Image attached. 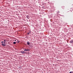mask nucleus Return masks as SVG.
Wrapping results in <instances>:
<instances>
[{
  "instance_id": "a211bd4d",
  "label": "nucleus",
  "mask_w": 73,
  "mask_h": 73,
  "mask_svg": "<svg viewBox=\"0 0 73 73\" xmlns=\"http://www.w3.org/2000/svg\"><path fill=\"white\" fill-rule=\"evenodd\" d=\"M5 44V42H4V44Z\"/></svg>"
},
{
  "instance_id": "4468645a",
  "label": "nucleus",
  "mask_w": 73,
  "mask_h": 73,
  "mask_svg": "<svg viewBox=\"0 0 73 73\" xmlns=\"http://www.w3.org/2000/svg\"><path fill=\"white\" fill-rule=\"evenodd\" d=\"M4 41L5 42V41H6V40H4Z\"/></svg>"
},
{
  "instance_id": "f8f14e48",
  "label": "nucleus",
  "mask_w": 73,
  "mask_h": 73,
  "mask_svg": "<svg viewBox=\"0 0 73 73\" xmlns=\"http://www.w3.org/2000/svg\"><path fill=\"white\" fill-rule=\"evenodd\" d=\"M3 46H5V45L4 44V45H3Z\"/></svg>"
},
{
  "instance_id": "39448f33",
  "label": "nucleus",
  "mask_w": 73,
  "mask_h": 73,
  "mask_svg": "<svg viewBox=\"0 0 73 73\" xmlns=\"http://www.w3.org/2000/svg\"><path fill=\"white\" fill-rule=\"evenodd\" d=\"M29 44H30V43H29V42H27V45H29Z\"/></svg>"
},
{
  "instance_id": "2eb2a0df",
  "label": "nucleus",
  "mask_w": 73,
  "mask_h": 73,
  "mask_svg": "<svg viewBox=\"0 0 73 73\" xmlns=\"http://www.w3.org/2000/svg\"><path fill=\"white\" fill-rule=\"evenodd\" d=\"M59 12H60V11H58L57 12V13H59Z\"/></svg>"
},
{
  "instance_id": "6ab92c4d",
  "label": "nucleus",
  "mask_w": 73,
  "mask_h": 73,
  "mask_svg": "<svg viewBox=\"0 0 73 73\" xmlns=\"http://www.w3.org/2000/svg\"><path fill=\"white\" fill-rule=\"evenodd\" d=\"M44 4H42V5H44Z\"/></svg>"
},
{
  "instance_id": "423d86ee",
  "label": "nucleus",
  "mask_w": 73,
  "mask_h": 73,
  "mask_svg": "<svg viewBox=\"0 0 73 73\" xmlns=\"http://www.w3.org/2000/svg\"><path fill=\"white\" fill-rule=\"evenodd\" d=\"M64 7H65L64 6H62V9H64Z\"/></svg>"
},
{
  "instance_id": "aec40b11",
  "label": "nucleus",
  "mask_w": 73,
  "mask_h": 73,
  "mask_svg": "<svg viewBox=\"0 0 73 73\" xmlns=\"http://www.w3.org/2000/svg\"><path fill=\"white\" fill-rule=\"evenodd\" d=\"M15 41H16V40H15Z\"/></svg>"
},
{
  "instance_id": "9d476101",
  "label": "nucleus",
  "mask_w": 73,
  "mask_h": 73,
  "mask_svg": "<svg viewBox=\"0 0 73 73\" xmlns=\"http://www.w3.org/2000/svg\"><path fill=\"white\" fill-rule=\"evenodd\" d=\"M27 51H29V49H27Z\"/></svg>"
},
{
  "instance_id": "f257e3e1",
  "label": "nucleus",
  "mask_w": 73,
  "mask_h": 73,
  "mask_svg": "<svg viewBox=\"0 0 73 73\" xmlns=\"http://www.w3.org/2000/svg\"><path fill=\"white\" fill-rule=\"evenodd\" d=\"M20 52L21 53H22V54H25V52L24 51H20Z\"/></svg>"
},
{
  "instance_id": "1a4fd4ad",
  "label": "nucleus",
  "mask_w": 73,
  "mask_h": 73,
  "mask_svg": "<svg viewBox=\"0 0 73 73\" xmlns=\"http://www.w3.org/2000/svg\"><path fill=\"white\" fill-rule=\"evenodd\" d=\"M24 51H26V52H27V50L26 49H25L24 50Z\"/></svg>"
},
{
  "instance_id": "dca6fc26",
  "label": "nucleus",
  "mask_w": 73,
  "mask_h": 73,
  "mask_svg": "<svg viewBox=\"0 0 73 73\" xmlns=\"http://www.w3.org/2000/svg\"><path fill=\"white\" fill-rule=\"evenodd\" d=\"M1 43H3V41H2Z\"/></svg>"
},
{
  "instance_id": "9b49d317",
  "label": "nucleus",
  "mask_w": 73,
  "mask_h": 73,
  "mask_svg": "<svg viewBox=\"0 0 73 73\" xmlns=\"http://www.w3.org/2000/svg\"><path fill=\"white\" fill-rule=\"evenodd\" d=\"M27 34H28V35H30V33H27Z\"/></svg>"
},
{
  "instance_id": "f03ea898",
  "label": "nucleus",
  "mask_w": 73,
  "mask_h": 73,
  "mask_svg": "<svg viewBox=\"0 0 73 73\" xmlns=\"http://www.w3.org/2000/svg\"><path fill=\"white\" fill-rule=\"evenodd\" d=\"M68 12L69 11H71V12H72V11H73V9L72 8H70V9H69Z\"/></svg>"
},
{
  "instance_id": "ddd939ff",
  "label": "nucleus",
  "mask_w": 73,
  "mask_h": 73,
  "mask_svg": "<svg viewBox=\"0 0 73 73\" xmlns=\"http://www.w3.org/2000/svg\"><path fill=\"white\" fill-rule=\"evenodd\" d=\"M4 44H3V43L2 44V45L3 46V45H4Z\"/></svg>"
},
{
  "instance_id": "6e6552de",
  "label": "nucleus",
  "mask_w": 73,
  "mask_h": 73,
  "mask_svg": "<svg viewBox=\"0 0 73 73\" xmlns=\"http://www.w3.org/2000/svg\"><path fill=\"white\" fill-rule=\"evenodd\" d=\"M16 42H13V44H16Z\"/></svg>"
},
{
  "instance_id": "0eeeda50",
  "label": "nucleus",
  "mask_w": 73,
  "mask_h": 73,
  "mask_svg": "<svg viewBox=\"0 0 73 73\" xmlns=\"http://www.w3.org/2000/svg\"><path fill=\"white\" fill-rule=\"evenodd\" d=\"M17 40V42H18V43H19V42H20L18 40Z\"/></svg>"
},
{
  "instance_id": "f3484780",
  "label": "nucleus",
  "mask_w": 73,
  "mask_h": 73,
  "mask_svg": "<svg viewBox=\"0 0 73 73\" xmlns=\"http://www.w3.org/2000/svg\"><path fill=\"white\" fill-rule=\"evenodd\" d=\"M70 73H72V72H70Z\"/></svg>"
},
{
  "instance_id": "7ed1b4c3",
  "label": "nucleus",
  "mask_w": 73,
  "mask_h": 73,
  "mask_svg": "<svg viewBox=\"0 0 73 73\" xmlns=\"http://www.w3.org/2000/svg\"><path fill=\"white\" fill-rule=\"evenodd\" d=\"M73 40H71V41H70V43L71 44L73 43Z\"/></svg>"
},
{
  "instance_id": "20e7f679",
  "label": "nucleus",
  "mask_w": 73,
  "mask_h": 73,
  "mask_svg": "<svg viewBox=\"0 0 73 73\" xmlns=\"http://www.w3.org/2000/svg\"><path fill=\"white\" fill-rule=\"evenodd\" d=\"M26 17H27V18L28 19H29V17L28 16V15H27L26 16Z\"/></svg>"
}]
</instances>
